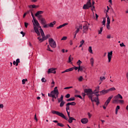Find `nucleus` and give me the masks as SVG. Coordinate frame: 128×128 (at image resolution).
<instances>
[{
  "mask_svg": "<svg viewBox=\"0 0 128 128\" xmlns=\"http://www.w3.org/2000/svg\"><path fill=\"white\" fill-rule=\"evenodd\" d=\"M116 102H118V100H117L116 98H114V100H113V104H114Z\"/></svg>",
  "mask_w": 128,
  "mask_h": 128,
  "instance_id": "49530a36",
  "label": "nucleus"
},
{
  "mask_svg": "<svg viewBox=\"0 0 128 128\" xmlns=\"http://www.w3.org/2000/svg\"><path fill=\"white\" fill-rule=\"evenodd\" d=\"M106 28L108 30H110V24H107Z\"/></svg>",
  "mask_w": 128,
  "mask_h": 128,
  "instance_id": "4d7b16f0",
  "label": "nucleus"
},
{
  "mask_svg": "<svg viewBox=\"0 0 128 128\" xmlns=\"http://www.w3.org/2000/svg\"><path fill=\"white\" fill-rule=\"evenodd\" d=\"M32 10H30V12H31V15H32V16L33 20H35L36 17H34V13H32Z\"/></svg>",
  "mask_w": 128,
  "mask_h": 128,
  "instance_id": "bb28decb",
  "label": "nucleus"
},
{
  "mask_svg": "<svg viewBox=\"0 0 128 128\" xmlns=\"http://www.w3.org/2000/svg\"><path fill=\"white\" fill-rule=\"evenodd\" d=\"M84 92L86 94L87 96H92V94H94V93L92 92V89H84Z\"/></svg>",
  "mask_w": 128,
  "mask_h": 128,
  "instance_id": "423d86ee",
  "label": "nucleus"
},
{
  "mask_svg": "<svg viewBox=\"0 0 128 128\" xmlns=\"http://www.w3.org/2000/svg\"><path fill=\"white\" fill-rule=\"evenodd\" d=\"M57 125L58 126H60L61 128H64V125L60 122H58Z\"/></svg>",
  "mask_w": 128,
  "mask_h": 128,
  "instance_id": "f704fd0d",
  "label": "nucleus"
},
{
  "mask_svg": "<svg viewBox=\"0 0 128 128\" xmlns=\"http://www.w3.org/2000/svg\"><path fill=\"white\" fill-rule=\"evenodd\" d=\"M69 72H72V70H74L73 68H68Z\"/></svg>",
  "mask_w": 128,
  "mask_h": 128,
  "instance_id": "338daca9",
  "label": "nucleus"
},
{
  "mask_svg": "<svg viewBox=\"0 0 128 128\" xmlns=\"http://www.w3.org/2000/svg\"><path fill=\"white\" fill-rule=\"evenodd\" d=\"M28 14V12H26L24 13L23 15V18H26V14Z\"/></svg>",
  "mask_w": 128,
  "mask_h": 128,
  "instance_id": "0e129e2a",
  "label": "nucleus"
},
{
  "mask_svg": "<svg viewBox=\"0 0 128 128\" xmlns=\"http://www.w3.org/2000/svg\"><path fill=\"white\" fill-rule=\"evenodd\" d=\"M94 96H96V98H98V96H100V94H98V93H94Z\"/></svg>",
  "mask_w": 128,
  "mask_h": 128,
  "instance_id": "052dcab7",
  "label": "nucleus"
},
{
  "mask_svg": "<svg viewBox=\"0 0 128 128\" xmlns=\"http://www.w3.org/2000/svg\"><path fill=\"white\" fill-rule=\"evenodd\" d=\"M70 110V105H68V104H66V110L68 112V110Z\"/></svg>",
  "mask_w": 128,
  "mask_h": 128,
  "instance_id": "a19ab883",
  "label": "nucleus"
},
{
  "mask_svg": "<svg viewBox=\"0 0 128 128\" xmlns=\"http://www.w3.org/2000/svg\"><path fill=\"white\" fill-rule=\"evenodd\" d=\"M77 64L78 66H80V64H82V61H80V60H78L77 62Z\"/></svg>",
  "mask_w": 128,
  "mask_h": 128,
  "instance_id": "79ce46f5",
  "label": "nucleus"
},
{
  "mask_svg": "<svg viewBox=\"0 0 128 128\" xmlns=\"http://www.w3.org/2000/svg\"><path fill=\"white\" fill-rule=\"evenodd\" d=\"M26 82H28V79H26V78L23 79L22 80V84H26Z\"/></svg>",
  "mask_w": 128,
  "mask_h": 128,
  "instance_id": "ea45409f",
  "label": "nucleus"
},
{
  "mask_svg": "<svg viewBox=\"0 0 128 128\" xmlns=\"http://www.w3.org/2000/svg\"><path fill=\"white\" fill-rule=\"evenodd\" d=\"M98 92H100V86H98L96 88L94 91V93L95 94H98Z\"/></svg>",
  "mask_w": 128,
  "mask_h": 128,
  "instance_id": "4be33fe9",
  "label": "nucleus"
},
{
  "mask_svg": "<svg viewBox=\"0 0 128 128\" xmlns=\"http://www.w3.org/2000/svg\"><path fill=\"white\" fill-rule=\"evenodd\" d=\"M118 102H120V104H124V100H119Z\"/></svg>",
  "mask_w": 128,
  "mask_h": 128,
  "instance_id": "69168bd1",
  "label": "nucleus"
},
{
  "mask_svg": "<svg viewBox=\"0 0 128 128\" xmlns=\"http://www.w3.org/2000/svg\"><path fill=\"white\" fill-rule=\"evenodd\" d=\"M64 104H66V102L64 101H62L60 104V107L62 108V106H64Z\"/></svg>",
  "mask_w": 128,
  "mask_h": 128,
  "instance_id": "c85d7f7f",
  "label": "nucleus"
},
{
  "mask_svg": "<svg viewBox=\"0 0 128 128\" xmlns=\"http://www.w3.org/2000/svg\"><path fill=\"white\" fill-rule=\"evenodd\" d=\"M84 67L82 66H79V70L78 72H82L84 70Z\"/></svg>",
  "mask_w": 128,
  "mask_h": 128,
  "instance_id": "a878e982",
  "label": "nucleus"
},
{
  "mask_svg": "<svg viewBox=\"0 0 128 128\" xmlns=\"http://www.w3.org/2000/svg\"><path fill=\"white\" fill-rule=\"evenodd\" d=\"M114 98H116L117 100H120H120H122V96L120 95V94H118L114 96Z\"/></svg>",
  "mask_w": 128,
  "mask_h": 128,
  "instance_id": "dca6fc26",
  "label": "nucleus"
},
{
  "mask_svg": "<svg viewBox=\"0 0 128 128\" xmlns=\"http://www.w3.org/2000/svg\"><path fill=\"white\" fill-rule=\"evenodd\" d=\"M88 24H86L83 26V32H88Z\"/></svg>",
  "mask_w": 128,
  "mask_h": 128,
  "instance_id": "2eb2a0df",
  "label": "nucleus"
},
{
  "mask_svg": "<svg viewBox=\"0 0 128 128\" xmlns=\"http://www.w3.org/2000/svg\"><path fill=\"white\" fill-rule=\"evenodd\" d=\"M102 24H103V26H106V18L104 19V20L102 21Z\"/></svg>",
  "mask_w": 128,
  "mask_h": 128,
  "instance_id": "6e6d98bb",
  "label": "nucleus"
},
{
  "mask_svg": "<svg viewBox=\"0 0 128 128\" xmlns=\"http://www.w3.org/2000/svg\"><path fill=\"white\" fill-rule=\"evenodd\" d=\"M94 94H92V95H90L88 96V98L91 100L92 102H96L97 106L100 104V101L98 100V97H94Z\"/></svg>",
  "mask_w": 128,
  "mask_h": 128,
  "instance_id": "7ed1b4c3",
  "label": "nucleus"
},
{
  "mask_svg": "<svg viewBox=\"0 0 128 128\" xmlns=\"http://www.w3.org/2000/svg\"><path fill=\"white\" fill-rule=\"evenodd\" d=\"M88 116L89 118H92V114H90V113L88 112Z\"/></svg>",
  "mask_w": 128,
  "mask_h": 128,
  "instance_id": "680f3d73",
  "label": "nucleus"
},
{
  "mask_svg": "<svg viewBox=\"0 0 128 128\" xmlns=\"http://www.w3.org/2000/svg\"><path fill=\"white\" fill-rule=\"evenodd\" d=\"M33 20L34 22V23L33 24L34 30L38 36H40V33L38 30V28H41L42 27L40 26V23H38V21L36 18L34 19Z\"/></svg>",
  "mask_w": 128,
  "mask_h": 128,
  "instance_id": "f03ea898",
  "label": "nucleus"
},
{
  "mask_svg": "<svg viewBox=\"0 0 128 128\" xmlns=\"http://www.w3.org/2000/svg\"><path fill=\"white\" fill-rule=\"evenodd\" d=\"M68 106H76V104L75 102H68Z\"/></svg>",
  "mask_w": 128,
  "mask_h": 128,
  "instance_id": "cd10ccee",
  "label": "nucleus"
},
{
  "mask_svg": "<svg viewBox=\"0 0 128 128\" xmlns=\"http://www.w3.org/2000/svg\"><path fill=\"white\" fill-rule=\"evenodd\" d=\"M65 98H70V94H67L65 96Z\"/></svg>",
  "mask_w": 128,
  "mask_h": 128,
  "instance_id": "09e8293b",
  "label": "nucleus"
},
{
  "mask_svg": "<svg viewBox=\"0 0 128 128\" xmlns=\"http://www.w3.org/2000/svg\"><path fill=\"white\" fill-rule=\"evenodd\" d=\"M81 122L83 124H86L88 122V118H83L81 120Z\"/></svg>",
  "mask_w": 128,
  "mask_h": 128,
  "instance_id": "f8f14e48",
  "label": "nucleus"
},
{
  "mask_svg": "<svg viewBox=\"0 0 128 128\" xmlns=\"http://www.w3.org/2000/svg\"><path fill=\"white\" fill-rule=\"evenodd\" d=\"M83 79L84 78H82V76H80L78 78V80L79 82H82Z\"/></svg>",
  "mask_w": 128,
  "mask_h": 128,
  "instance_id": "8fccbe9b",
  "label": "nucleus"
},
{
  "mask_svg": "<svg viewBox=\"0 0 128 128\" xmlns=\"http://www.w3.org/2000/svg\"><path fill=\"white\" fill-rule=\"evenodd\" d=\"M46 50H48L49 52H54L52 50H50V45L48 46Z\"/></svg>",
  "mask_w": 128,
  "mask_h": 128,
  "instance_id": "e433bc0d",
  "label": "nucleus"
},
{
  "mask_svg": "<svg viewBox=\"0 0 128 128\" xmlns=\"http://www.w3.org/2000/svg\"><path fill=\"white\" fill-rule=\"evenodd\" d=\"M112 51L108 52V62H110V60H112Z\"/></svg>",
  "mask_w": 128,
  "mask_h": 128,
  "instance_id": "9b49d317",
  "label": "nucleus"
},
{
  "mask_svg": "<svg viewBox=\"0 0 128 128\" xmlns=\"http://www.w3.org/2000/svg\"><path fill=\"white\" fill-rule=\"evenodd\" d=\"M102 27L100 28V30L98 31V34H102Z\"/></svg>",
  "mask_w": 128,
  "mask_h": 128,
  "instance_id": "603ef678",
  "label": "nucleus"
},
{
  "mask_svg": "<svg viewBox=\"0 0 128 128\" xmlns=\"http://www.w3.org/2000/svg\"><path fill=\"white\" fill-rule=\"evenodd\" d=\"M75 98H80V100H82V97L80 96V95H78L76 94L74 96Z\"/></svg>",
  "mask_w": 128,
  "mask_h": 128,
  "instance_id": "37998d69",
  "label": "nucleus"
},
{
  "mask_svg": "<svg viewBox=\"0 0 128 128\" xmlns=\"http://www.w3.org/2000/svg\"><path fill=\"white\" fill-rule=\"evenodd\" d=\"M40 32L42 38H44V36H44V30H42V28H40Z\"/></svg>",
  "mask_w": 128,
  "mask_h": 128,
  "instance_id": "6ab92c4d",
  "label": "nucleus"
},
{
  "mask_svg": "<svg viewBox=\"0 0 128 128\" xmlns=\"http://www.w3.org/2000/svg\"><path fill=\"white\" fill-rule=\"evenodd\" d=\"M80 45L79 46V48H82V44H84V40H82L80 42Z\"/></svg>",
  "mask_w": 128,
  "mask_h": 128,
  "instance_id": "7c9ffc66",
  "label": "nucleus"
},
{
  "mask_svg": "<svg viewBox=\"0 0 128 128\" xmlns=\"http://www.w3.org/2000/svg\"><path fill=\"white\" fill-rule=\"evenodd\" d=\"M42 14H44L43 11H38L36 14L35 16H40Z\"/></svg>",
  "mask_w": 128,
  "mask_h": 128,
  "instance_id": "412c9836",
  "label": "nucleus"
},
{
  "mask_svg": "<svg viewBox=\"0 0 128 128\" xmlns=\"http://www.w3.org/2000/svg\"><path fill=\"white\" fill-rule=\"evenodd\" d=\"M56 68H50L48 70V74H56Z\"/></svg>",
  "mask_w": 128,
  "mask_h": 128,
  "instance_id": "9d476101",
  "label": "nucleus"
},
{
  "mask_svg": "<svg viewBox=\"0 0 128 128\" xmlns=\"http://www.w3.org/2000/svg\"><path fill=\"white\" fill-rule=\"evenodd\" d=\"M73 68H74V70H79V66L78 67L74 66V67H73Z\"/></svg>",
  "mask_w": 128,
  "mask_h": 128,
  "instance_id": "864d4df0",
  "label": "nucleus"
},
{
  "mask_svg": "<svg viewBox=\"0 0 128 128\" xmlns=\"http://www.w3.org/2000/svg\"><path fill=\"white\" fill-rule=\"evenodd\" d=\"M58 102H64V96L61 95L60 98H58Z\"/></svg>",
  "mask_w": 128,
  "mask_h": 128,
  "instance_id": "aec40b11",
  "label": "nucleus"
},
{
  "mask_svg": "<svg viewBox=\"0 0 128 128\" xmlns=\"http://www.w3.org/2000/svg\"><path fill=\"white\" fill-rule=\"evenodd\" d=\"M30 8H36V5H30L29 6Z\"/></svg>",
  "mask_w": 128,
  "mask_h": 128,
  "instance_id": "4c0bfd02",
  "label": "nucleus"
},
{
  "mask_svg": "<svg viewBox=\"0 0 128 128\" xmlns=\"http://www.w3.org/2000/svg\"><path fill=\"white\" fill-rule=\"evenodd\" d=\"M48 42L51 48H56V43L55 40H54L52 38H49Z\"/></svg>",
  "mask_w": 128,
  "mask_h": 128,
  "instance_id": "20e7f679",
  "label": "nucleus"
},
{
  "mask_svg": "<svg viewBox=\"0 0 128 128\" xmlns=\"http://www.w3.org/2000/svg\"><path fill=\"white\" fill-rule=\"evenodd\" d=\"M110 104V102L106 100V102H105V104H104V106H108V104Z\"/></svg>",
  "mask_w": 128,
  "mask_h": 128,
  "instance_id": "3c124183",
  "label": "nucleus"
},
{
  "mask_svg": "<svg viewBox=\"0 0 128 128\" xmlns=\"http://www.w3.org/2000/svg\"><path fill=\"white\" fill-rule=\"evenodd\" d=\"M112 98H114V96H110L106 100L107 102H110V100H112Z\"/></svg>",
  "mask_w": 128,
  "mask_h": 128,
  "instance_id": "2f4dec72",
  "label": "nucleus"
},
{
  "mask_svg": "<svg viewBox=\"0 0 128 128\" xmlns=\"http://www.w3.org/2000/svg\"><path fill=\"white\" fill-rule=\"evenodd\" d=\"M68 23H64L63 24L60 25L59 26L57 27L56 28L58 30H60V28H64V26H68Z\"/></svg>",
  "mask_w": 128,
  "mask_h": 128,
  "instance_id": "a211bd4d",
  "label": "nucleus"
},
{
  "mask_svg": "<svg viewBox=\"0 0 128 128\" xmlns=\"http://www.w3.org/2000/svg\"><path fill=\"white\" fill-rule=\"evenodd\" d=\"M70 88H72V86L66 87L64 90H70Z\"/></svg>",
  "mask_w": 128,
  "mask_h": 128,
  "instance_id": "13d9d810",
  "label": "nucleus"
},
{
  "mask_svg": "<svg viewBox=\"0 0 128 128\" xmlns=\"http://www.w3.org/2000/svg\"><path fill=\"white\" fill-rule=\"evenodd\" d=\"M74 60L73 58H72V55H70L68 58V62H72V60Z\"/></svg>",
  "mask_w": 128,
  "mask_h": 128,
  "instance_id": "c756f323",
  "label": "nucleus"
},
{
  "mask_svg": "<svg viewBox=\"0 0 128 128\" xmlns=\"http://www.w3.org/2000/svg\"><path fill=\"white\" fill-rule=\"evenodd\" d=\"M120 46L122 47V46H126V45L124 44V42L120 44Z\"/></svg>",
  "mask_w": 128,
  "mask_h": 128,
  "instance_id": "e2e57ef3",
  "label": "nucleus"
},
{
  "mask_svg": "<svg viewBox=\"0 0 128 128\" xmlns=\"http://www.w3.org/2000/svg\"><path fill=\"white\" fill-rule=\"evenodd\" d=\"M110 24V19L109 16L107 17V24Z\"/></svg>",
  "mask_w": 128,
  "mask_h": 128,
  "instance_id": "473e14b6",
  "label": "nucleus"
},
{
  "mask_svg": "<svg viewBox=\"0 0 128 128\" xmlns=\"http://www.w3.org/2000/svg\"><path fill=\"white\" fill-rule=\"evenodd\" d=\"M66 38H68V37H66V36H64V37L61 39V40H66Z\"/></svg>",
  "mask_w": 128,
  "mask_h": 128,
  "instance_id": "5fc2aeb1",
  "label": "nucleus"
},
{
  "mask_svg": "<svg viewBox=\"0 0 128 128\" xmlns=\"http://www.w3.org/2000/svg\"><path fill=\"white\" fill-rule=\"evenodd\" d=\"M56 21H54L50 24H48L44 26V28H54V26L56 24Z\"/></svg>",
  "mask_w": 128,
  "mask_h": 128,
  "instance_id": "6e6552de",
  "label": "nucleus"
},
{
  "mask_svg": "<svg viewBox=\"0 0 128 128\" xmlns=\"http://www.w3.org/2000/svg\"><path fill=\"white\" fill-rule=\"evenodd\" d=\"M88 50L89 52H90V54H93L92 49V46H89Z\"/></svg>",
  "mask_w": 128,
  "mask_h": 128,
  "instance_id": "72a5a7b5",
  "label": "nucleus"
},
{
  "mask_svg": "<svg viewBox=\"0 0 128 128\" xmlns=\"http://www.w3.org/2000/svg\"><path fill=\"white\" fill-rule=\"evenodd\" d=\"M28 23L26 22H24V26L25 28H28Z\"/></svg>",
  "mask_w": 128,
  "mask_h": 128,
  "instance_id": "bf43d9fd",
  "label": "nucleus"
},
{
  "mask_svg": "<svg viewBox=\"0 0 128 128\" xmlns=\"http://www.w3.org/2000/svg\"><path fill=\"white\" fill-rule=\"evenodd\" d=\"M52 94H54L56 98H58V94H60V92H58L57 86L54 88V90L52 91Z\"/></svg>",
  "mask_w": 128,
  "mask_h": 128,
  "instance_id": "1a4fd4ad",
  "label": "nucleus"
},
{
  "mask_svg": "<svg viewBox=\"0 0 128 128\" xmlns=\"http://www.w3.org/2000/svg\"><path fill=\"white\" fill-rule=\"evenodd\" d=\"M118 110H120V106H117L116 108V110H118Z\"/></svg>",
  "mask_w": 128,
  "mask_h": 128,
  "instance_id": "774afa93",
  "label": "nucleus"
},
{
  "mask_svg": "<svg viewBox=\"0 0 128 128\" xmlns=\"http://www.w3.org/2000/svg\"><path fill=\"white\" fill-rule=\"evenodd\" d=\"M20 58L16 59V66H18V64H20Z\"/></svg>",
  "mask_w": 128,
  "mask_h": 128,
  "instance_id": "58836bf2",
  "label": "nucleus"
},
{
  "mask_svg": "<svg viewBox=\"0 0 128 128\" xmlns=\"http://www.w3.org/2000/svg\"><path fill=\"white\" fill-rule=\"evenodd\" d=\"M108 92H114V90H116V88L114 87L111 88L108 90Z\"/></svg>",
  "mask_w": 128,
  "mask_h": 128,
  "instance_id": "b1692460",
  "label": "nucleus"
},
{
  "mask_svg": "<svg viewBox=\"0 0 128 128\" xmlns=\"http://www.w3.org/2000/svg\"><path fill=\"white\" fill-rule=\"evenodd\" d=\"M48 96H50V98H53L56 99V97L54 93H52V91L51 92L50 94H48Z\"/></svg>",
  "mask_w": 128,
  "mask_h": 128,
  "instance_id": "4468645a",
  "label": "nucleus"
},
{
  "mask_svg": "<svg viewBox=\"0 0 128 128\" xmlns=\"http://www.w3.org/2000/svg\"><path fill=\"white\" fill-rule=\"evenodd\" d=\"M106 80V77H100V80H101V82H102V80Z\"/></svg>",
  "mask_w": 128,
  "mask_h": 128,
  "instance_id": "de8ad7c7",
  "label": "nucleus"
},
{
  "mask_svg": "<svg viewBox=\"0 0 128 128\" xmlns=\"http://www.w3.org/2000/svg\"><path fill=\"white\" fill-rule=\"evenodd\" d=\"M90 62L92 66H94V58H91L90 60Z\"/></svg>",
  "mask_w": 128,
  "mask_h": 128,
  "instance_id": "5701e85b",
  "label": "nucleus"
},
{
  "mask_svg": "<svg viewBox=\"0 0 128 128\" xmlns=\"http://www.w3.org/2000/svg\"><path fill=\"white\" fill-rule=\"evenodd\" d=\"M48 38H50V35L47 34L46 36H44V37L42 38H40V35L38 36V40H40V42H42L46 40H48Z\"/></svg>",
  "mask_w": 128,
  "mask_h": 128,
  "instance_id": "39448f33",
  "label": "nucleus"
},
{
  "mask_svg": "<svg viewBox=\"0 0 128 128\" xmlns=\"http://www.w3.org/2000/svg\"><path fill=\"white\" fill-rule=\"evenodd\" d=\"M52 114H56V116H59L62 118H64V120H68L70 124H72V120H76V119L72 117H70L68 120V118L66 117V116H64V114L58 111L52 110Z\"/></svg>",
  "mask_w": 128,
  "mask_h": 128,
  "instance_id": "f257e3e1",
  "label": "nucleus"
},
{
  "mask_svg": "<svg viewBox=\"0 0 128 128\" xmlns=\"http://www.w3.org/2000/svg\"><path fill=\"white\" fill-rule=\"evenodd\" d=\"M37 16V18H38L39 20H40L42 19H43L44 18H42V15H38V16Z\"/></svg>",
  "mask_w": 128,
  "mask_h": 128,
  "instance_id": "c9c22d12",
  "label": "nucleus"
},
{
  "mask_svg": "<svg viewBox=\"0 0 128 128\" xmlns=\"http://www.w3.org/2000/svg\"><path fill=\"white\" fill-rule=\"evenodd\" d=\"M76 30L75 32H76V34L78 33V32H80V28H78V26H76Z\"/></svg>",
  "mask_w": 128,
  "mask_h": 128,
  "instance_id": "c03bdc74",
  "label": "nucleus"
},
{
  "mask_svg": "<svg viewBox=\"0 0 128 128\" xmlns=\"http://www.w3.org/2000/svg\"><path fill=\"white\" fill-rule=\"evenodd\" d=\"M41 24L43 26V28H44V26H46V21L44 18L41 19L40 20Z\"/></svg>",
  "mask_w": 128,
  "mask_h": 128,
  "instance_id": "ddd939ff",
  "label": "nucleus"
},
{
  "mask_svg": "<svg viewBox=\"0 0 128 128\" xmlns=\"http://www.w3.org/2000/svg\"><path fill=\"white\" fill-rule=\"evenodd\" d=\"M76 100V98H74V97H73V98H71L69 99H68L66 100L67 102H74V100Z\"/></svg>",
  "mask_w": 128,
  "mask_h": 128,
  "instance_id": "393cba45",
  "label": "nucleus"
},
{
  "mask_svg": "<svg viewBox=\"0 0 128 128\" xmlns=\"http://www.w3.org/2000/svg\"><path fill=\"white\" fill-rule=\"evenodd\" d=\"M90 8H92V3L89 1L84 5L82 8L83 10H88Z\"/></svg>",
  "mask_w": 128,
  "mask_h": 128,
  "instance_id": "0eeeda50",
  "label": "nucleus"
},
{
  "mask_svg": "<svg viewBox=\"0 0 128 128\" xmlns=\"http://www.w3.org/2000/svg\"><path fill=\"white\" fill-rule=\"evenodd\" d=\"M100 94L102 96V94H108V91L107 90H102L100 91Z\"/></svg>",
  "mask_w": 128,
  "mask_h": 128,
  "instance_id": "f3484780",
  "label": "nucleus"
},
{
  "mask_svg": "<svg viewBox=\"0 0 128 128\" xmlns=\"http://www.w3.org/2000/svg\"><path fill=\"white\" fill-rule=\"evenodd\" d=\"M42 82H46V80L44 78H42L41 80Z\"/></svg>",
  "mask_w": 128,
  "mask_h": 128,
  "instance_id": "a18cd8bd",
  "label": "nucleus"
}]
</instances>
